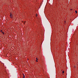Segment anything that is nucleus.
Segmentation results:
<instances>
[{
    "label": "nucleus",
    "mask_w": 78,
    "mask_h": 78,
    "mask_svg": "<svg viewBox=\"0 0 78 78\" xmlns=\"http://www.w3.org/2000/svg\"><path fill=\"white\" fill-rule=\"evenodd\" d=\"M71 10H72V9H71Z\"/></svg>",
    "instance_id": "obj_11"
},
{
    "label": "nucleus",
    "mask_w": 78,
    "mask_h": 78,
    "mask_svg": "<svg viewBox=\"0 0 78 78\" xmlns=\"http://www.w3.org/2000/svg\"><path fill=\"white\" fill-rule=\"evenodd\" d=\"M36 16H37V14H36Z\"/></svg>",
    "instance_id": "obj_6"
},
{
    "label": "nucleus",
    "mask_w": 78,
    "mask_h": 78,
    "mask_svg": "<svg viewBox=\"0 0 78 78\" xmlns=\"http://www.w3.org/2000/svg\"><path fill=\"white\" fill-rule=\"evenodd\" d=\"M36 61L37 62H38V61H37V60H36Z\"/></svg>",
    "instance_id": "obj_10"
},
{
    "label": "nucleus",
    "mask_w": 78,
    "mask_h": 78,
    "mask_svg": "<svg viewBox=\"0 0 78 78\" xmlns=\"http://www.w3.org/2000/svg\"><path fill=\"white\" fill-rule=\"evenodd\" d=\"M2 34H5V33H4V32H2Z\"/></svg>",
    "instance_id": "obj_4"
},
{
    "label": "nucleus",
    "mask_w": 78,
    "mask_h": 78,
    "mask_svg": "<svg viewBox=\"0 0 78 78\" xmlns=\"http://www.w3.org/2000/svg\"><path fill=\"white\" fill-rule=\"evenodd\" d=\"M62 73H64V71H63L62 72Z\"/></svg>",
    "instance_id": "obj_5"
},
{
    "label": "nucleus",
    "mask_w": 78,
    "mask_h": 78,
    "mask_svg": "<svg viewBox=\"0 0 78 78\" xmlns=\"http://www.w3.org/2000/svg\"><path fill=\"white\" fill-rule=\"evenodd\" d=\"M75 12H76V13H77V11L76 10L75 11Z\"/></svg>",
    "instance_id": "obj_3"
},
{
    "label": "nucleus",
    "mask_w": 78,
    "mask_h": 78,
    "mask_svg": "<svg viewBox=\"0 0 78 78\" xmlns=\"http://www.w3.org/2000/svg\"><path fill=\"white\" fill-rule=\"evenodd\" d=\"M1 32H2V30H1Z\"/></svg>",
    "instance_id": "obj_8"
},
{
    "label": "nucleus",
    "mask_w": 78,
    "mask_h": 78,
    "mask_svg": "<svg viewBox=\"0 0 78 78\" xmlns=\"http://www.w3.org/2000/svg\"><path fill=\"white\" fill-rule=\"evenodd\" d=\"M10 17L12 19V15L10 14Z\"/></svg>",
    "instance_id": "obj_1"
},
{
    "label": "nucleus",
    "mask_w": 78,
    "mask_h": 78,
    "mask_svg": "<svg viewBox=\"0 0 78 78\" xmlns=\"http://www.w3.org/2000/svg\"><path fill=\"white\" fill-rule=\"evenodd\" d=\"M74 68H75V67H76L75 66H74Z\"/></svg>",
    "instance_id": "obj_9"
},
{
    "label": "nucleus",
    "mask_w": 78,
    "mask_h": 78,
    "mask_svg": "<svg viewBox=\"0 0 78 78\" xmlns=\"http://www.w3.org/2000/svg\"><path fill=\"white\" fill-rule=\"evenodd\" d=\"M23 78H25V75H24V74H23Z\"/></svg>",
    "instance_id": "obj_2"
},
{
    "label": "nucleus",
    "mask_w": 78,
    "mask_h": 78,
    "mask_svg": "<svg viewBox=\"0 0 78 78\" xmlns=\"http://www.w3.org/2000/svg\"><path fill=\"white\" fill-rule=\"evenodd\" d=\"M36 59L37 60H38V58H36Z\"/></svg>",
    "instance_id": "obj_7"
}]
</instances>
